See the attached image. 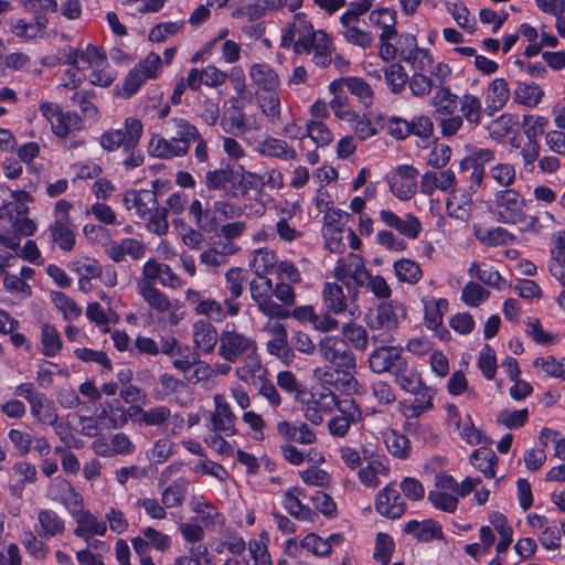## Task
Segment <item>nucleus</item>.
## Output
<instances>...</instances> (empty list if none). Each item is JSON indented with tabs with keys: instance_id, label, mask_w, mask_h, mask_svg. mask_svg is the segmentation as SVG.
<instances>
[{
	"instance_id": "nucleus-1",
	"label": "nucleus",
	"mask_w": 565,
	"mask_h": 565,
	"mask_svg": "<svg viewBox=\"0 0 565 565\" xmlns=\"http://www.w3.org/2000/svg\"><path fill=\"white\" fill-rule=\"evenodd\" d=\"M253 179V172L246 171L243 166L235 168L227 163L209 170L204 183L210 191H222L230 199H239L246 196L255 185Z\"/></svg>"
},
{
	"instance_id": "nucleus-2",
	"label": "nucleus",
	"mask_w": 565,
	"mask_h": 565,
	"mask_svg": "<svg viewBox=\"0 0 565 565\" xmlns=\"http://www.w3.org/2000/svg\"><path fill=\"white\" fill-rule=\"evenodd\" d=\"M525 206V199L513 189L500 190L494 194V214L498 222L522 225V231L537 233L539 217L527 216L524 211Z\"/></svg>"
},
{
	"instance_id": "nucleus-3",
	"label": "nucleus",
	"mask_w": 565,
	"mask_h": 565,
	"mask_svg": "<svg viewBox=\"0 0 565 565\" xmlns=\"http://www.w3.org/2000/svg\"><path fill=\"white\" fill-rule=\"evenodd\" d=\"M142 135V122L137 118H127L124 129H110L100 136V146L107 151L117 150L119 147L124 151L136 149Z\"/></svg>"
},
{
	"instance_id": "nucleus-4",
	"label": "nucleus",
	"mask_w": 565,
	"mask_h": 565,
	"mask_svg": "<svg viewBox=\"0 0 565 565\" xmlns=\"http://www.w3.org/2000/svg\"><path fill=\"white\" fill-rule=\"evenodd\" d=\"M321 356L338 370L349 371L356 365V359L349 343L339 337L327 335L318 343Z\"/></svg>"
},
{
	"instance_id": "nucleus-5",
	"label": "nucleus",
	"mask_w": 565,
	"mask_h": 565,
	"mask_svg": "<svg viewBox=\"0 0 565 565\" xmlns=\"http://www.w3.org/2000/svg\"><path fill=\"white\" fill-rule=\"evenodd\" d=\"M255 351V341L236 330H224L220 334L218 355L227 362L235 363L239 358L248 356Z\"/></svg>"
},
{
	"instance_id": "nucleus-6",
	"label": "nucleus",
	"mask_w": 565,
	"mask_h": 565,
	"mask_svg": "<svg viewBox=\"0 0 565 565\" xmlns=\"http://www.w3.org/2000/svg\"><path fill=\"white\" fill-rule=\"evenodd\" d=\"M406 317L405 307L397 301L382 302L367 316V327L371 330L390 332L396 329L402 319Z\"/></svg>"
},
{
	"instance_id": "nucleus-7",
	"label": "nucleus",
	"mask_w": 565,
	"mask_h": 565,
	"mask_svg": "<svg viewBox=\"0 0 565 565\" xmlns=\"http://www.w3.org/2000/svg\"><path fill=\"white\" fill-rule=\"evenodd\" d=\"M131 545L139 557H145L152 550L168 552L171 548V537L152 526H147L140 531V535L131 539Z\"/></svg>"
},
{
	"instance_id": "nucleus-8",
	"label": "nucleus",
	"mask_w": 565,
	"mask_h": 565,
	"mask_svg": "<svg viewBox=\"0 0 565 565\" xmlns=\"http://www.w3.org/2000/svg\"><path fill=\"white\" fill-rule=\"evenodd\" d=\"M418 170L411 164L397 166L388 180L390 189L399 200H409L417 190Z\"/></svg>"
},
{
	"instance_id": "nucleus-9",
	"label": "nucleus",
	"mask_w": 565,
	"mask_h": 565,
	"mask_svg": "<svg viewBox=\"0 0 565 565\" xmlns=\"http://www.w3.org/2000/svg\"><path fill=\"white\" fill-rule=\"evenodd\" d=\"M407 504L401 497L394 482L382 489L375 500V510L388 519H399L406 512Z\"/></svg>"
},
{
	"instance_id": "nucleus-10",
	"label": "nucleus",
	"mask_w": 565,
	"mask_h": 565,
	"mask_svg": "<svg viewBox=\"0 0 565 565\" xmlns=\"http://www.w3.org/2000/svg\"><path fill=\"white\" fill-rule=\"evenodd\" d=\"M406 359L402 355V348L394 345H381L376 348L369 358V365L376 374L391 373Z\"/></svg>"
},
{
	"instance_id": "nucleus-11",
	"label": "nucleus",
	"mask_w": 565,
	"mask_h": 565,
	"mask_svg": "<svg viewBox=\"0 0 565 565\" xmlns=\"http://www.w3.org/2000/svg\"><path fill=\"white\" fill-rule=\"evenodd\" d=\"M334 277L347 288L349 300L355 302L360 289L367 285L371 274L365 265L354 268H344V265H337L334 268Z\"/></svg>"
},
{
	"instance_id": "nucleus-12",
	"label": "nucleus",
	"mask_w": 565,
	"mask_h": 565,
	"mask_svg": "<svg viewBox=\"0 0 565 565\" xmlns=\"http://www.w3.org/2000/svg\"><path fill=\"white\" fill-rule=\"evenodd\" d=\"M215 412L211 415L212 429L214 431H223L226 436L236 434L235 420L236 416L232 412L230 405L221 394L214 396Z\"/></svg>"
},
{
	"instance_id": "nucleus-13",
	"label": "nucleus",
	"mask_w": 565,
	"mask_h": 565,
	"mask_svg": "<svg viewBox=\"0 0 565 565\" xmlns=\"http://www.w3.org/2000/svg\"><path fill=\"white\" fill-rule=\"evenodd\" d=\"M193 341L195 349L203 354L213 352L220 335L216 328L206 320H199L193 324Z\"/></svg>"
},
{
	"instance_id": "nucleus-14",
	"label": "nucleus",
	"mask_w": 565,
	"mask_h": 565,
	"mask_svg": "<svg viewBox=\"0 0 565 565\" xmlns=\"http://www.w3.org/2000/svg\"><path fill=\"white\" fill-rule=\"evenodd\" d=\"M404 531L422 542H430L435 539L440 541L446 540L441 525L433 519H427L423 522L411 520L405 524Z\"/></svg>"
},
{
	"instance_id": "nucleus-15",
	"label": "nucleus",
	"mask_w": 565,
	"mask_h": 565,
	"mask_svg": "<svg viewBox=\"0 0 565 565\" xmlns=\"http://www.w3.org/2000/svg\"><path fill=\"white\" fill-rule=\"evenodd\" d=\"M166 131L173 141L185 145L186 153L189 152L191 141L200 137L198 128L184 118L174 117L168 120Z\"/></svg>"
},
{
	"instance_id": "nucleus-16",
	"label": "nucleus",
	"mask_w": 565,
	"mask_h": 565,
	"mask_svg": "<svg viewBox=\"0 0 565 565\" xmlns=\"http://www.w3.org/2000/svg\"><path fill=\"white\" fill-rule=\"evenodd\" d=\"M344 87L342 78L333 81L330 84L329 89L333 95V98L330 102V107L338 118L345 121H354L358 118V114L348 108L349 99Z\"/></svg>"
},
{
	"instance_id": "nucleus-17",
	"label": "nucleus",
	"mask_w": 565,
	"mask_h": 565,
	"mask_svg": "<svg viewBox=\"0 0 565 565\" xmlns=\"http://www.w3.org/2000/svg\"><path fill=\"white\" fill-rule=\"evenodd\" d=\"M369 20L371 23L382 29V33L380 34L381 42H390L397 36L395 10L388 8L373 10L369 14Z\"/></svg>"
},
{
	"instance_id": "nucleus-18",
	"label": "nucleus",
	"mask_w": 565,
	"mask_h": 565,
	"mask_svg": "<svg viewBox=\"0 0 565 565\" xmlns=\"http://www.w3.org/2000/svg\"><path fill=\"white\" fill-rule=\"evenodd\" d=\"M395 383L405 392L416 394L426 386L419 373L405 360L392 374Z\"/></svg>"
},
{
	"instance_id": "nucleus-19",
	"label": "nucleus",
	"mask_w": 565,
	"mask_h": 565,
	"mask_svg": "<svg viewBox=\"0 0 565 565\" xmlns=\"http://www.w3.org/2000/svg\"><path fill=\"white\" fill-rule=\"evenodd\" d=\"M157 183L158 180L152 182V190H131L126 192V201H128L129 198L132 200V206L137 210V214L141 218H146L158 206L157 192L154 190Z\"/></svg>"
},
{
	"instance_id": "nucleus-20",
	"label": "nucleus",
	"mask_w": 565,
	"mask_h": 565,
	"mask_svg": "<svg viewBox=\"0 0 565 565\" xmlns=\"http://www.w3.org/2000/svg\"><path fill=\"white\" fill-rule=\"evenodd\" d=\"M510 97L509 84L504 78H494L488 87L486 97V110L489 115H493L504 107Z\"/></svg>"
},
{
	"instance_id": "nucleus-21",
	"label": "nucleus",
	"mask_w": 565,
	"mask_h": 565,
	"mask_svg": "<svg viewBox=\"0 0 565 565\" xmlns=\"http://www.w3.org/2000/svg\"><path fill=\"white\" fill-rule=\"evenodd\" d=\"M10 222L14 234L13 235H2V245L7 246L11 249H17L20 245L21 236H31L34 234L36 230V224L33 220L29 218L26 215L8 218Z\"/></svg>"
},
{
	"instance_id": "nucleus-22",
	"label": "nucleus",
	"mask_w": 565,
	"mask_h": 565,
	"mask_svg": "<svg viewBox=\"0 0 565 565\" xmlns=\"http://www.w3.org/2000/svg\"><path fill=\"white\" fill-rule=\"evenodd\" d=\"M344 285L338 282H326L323 287V303L328 312L334 315L342 313L347 310L348 295L343 291Z\"/></svg>"
},
{
	"instance_id": "nucleus-23",
	"label": "nucleus",
	"mask_w": 565,
	"mask_h": 565,
	"mask_svg": "<svg viewBox=\"0 0 565 565\" xmlns=\"http://www.w3.org/2000/svg\"><path fill=\"white\" fill-rule=\"evenodd\" d=\"M149 151L153 157L172 159L185 156L186 147L184 143H177L172 138L167 140L161 136H153L149 145Z\"/></svg>"
},
{
	"instance_id": "nucleus-24",
	"label": "nucleus",
	"mask_w": 565,
	"mask_h": 565,
	"mask_svg": "<svg viewBox=\"0 0 565 565\" xmlns=\"http://www.w3.org/2000/svg\"><path fill=\"white\" fill-rule=\"evenodd\" d=\"M258 152L263 156L281 160H295L297 152L285 140L267 137L258 143Z\"/></svg>"
},
{
	"instance_id": "nucleus-25",
	"label": "nucleus",
	"mask_w": 565,
	"mask_h": 565,
	"mask_svg": "<svg viewBox=\"0 0 565 565\" xmlns=\"http://www.w3.org/2000/svg\"><path fill=\"white\" fill-rule=\"evenodd\" d=\"M297 494H301V489L295 487L292 489H289L284 497V507L285 509L296 519L302 520V521H309L313 522L318 514L310 509L309 507H306L301 503V501L298 499Z\"/></svg>"
},
{
	"instance_id": "nucleus-26",
	"label": "nucleus",
	"mask_w": 565,
	"mask_h": 565,
	"mask_svg": "<svg viewBox=\"0 0 565 565\" xmlns=\"http://www.w3.org/2000/svg\"><path fill=\"white\" fill-rule=\"evenodd\" d=\"M305 13H296L295 20L298 21V38L295 41V51L299 52L301 47L305 52H311L312 46L320 40V32L315 31L312 25L305 20Z\"/></svg>"
},
{
	"instance_id": "nucleus-27",
	"label": "nucleus",
	"mask_w": 565,
	"mask_h": 565,
	"mask_svg": "<svg viewBox=\"0 0 565 565\" xmlns=\"http://www.w3.org/2000/svg\"><path fill=\"white\" fill-rule=\"evenodd\" d=\"M254 84L266 92H275L280 81L277 73L267 64H254L249 70Z\"/></svg>"
},
{
	"instance_id": "nucleus-28",
	"label": "nucleus",
	"mask_w": 565,
	"mask_h": 565,
	"mask_svg": "<svg viewBox=\"0 0 565 565\" xmlns=\"http://www.w3.org/2000/svg\"><path fill=\"white\" fill-rule=\"evenodd\" d=\"M38 521L41 526V530L39 531L40 537H53L62 534L65 530L64 521L53 510H40Z\"/></svg>"
},
{
	"instance_id": "nucleus-29",
	"label": "nucleus",
	"mask_w": 565,
	"mask_h": 565,
	"mask_svg": "<svg viewBox=\"0 0 565 565\" xmlns=\"http://www.w3.org/2000/svg\"><path fill=\"white\" fill-rule=\"evenodd\" d=\"M190 214L194 217L196 226L205 232H216L218 228V222L216 220L215 210L203 209L202 203L199 200L192 201L189 207Z\"/></svg>"
},
{
	"instance_id": "nucleus-30",
	"label": "nucleus",
	"mask_w": 565,
	"mask_h": 565,
	"mask_svg": "<svg viewBox=\"0 0 565 565\" xmlns=\"http://www.w3.org/2000/svg\"><path fill=\"white\" fill-rule=\"evenodd\" d=\"M63 56L65 57L64 64L72 65L77 70H81L78 66L79 60L87 63L88 65L97 60H99L102 63L106 60V55L102 54L97 47L92 44L87 45L85 50L68 47V50L63 51Z\"/></svg>"
},
{
	"instance_id": "nucleus-31",
	"label": "nucleus",
	"mask_w": 565,
	"mask_h": 565,
	"mask_svg": "<svg viewBox=\"0 0 565 565\" xmlns=\"http://www.w3.org/2000/svg\"><path fill=\"white\" fill-rule=\"evenodd\" d=\"M139 292L148 305L158 312H166L171 308V301L150 281H139Z\"/></svg>"
},
{
	"instance_id": "nucleus-32",
	"label": "nucleus",
	"mask_w": 565,
	"mask_h": 565,
	"mask_svg": "<svg viewBox=\"0 0 565 565\" xmlns=\"http://www.w3.org/2000/svg\"><path fill=\"white\" fill-rule=\"evenodd\" d=\"M51 237L54 243L64 252H71L75 245V235L68 227V216L56 220L50 226Z\"/></svg>"
},
{
	"instance_id": "nucleus-33",
	"label": "nucleus",
	"mask_w": 565,
	"mask_h": 565,
	"mask_svg": "<svg viewBox=\"0 0 565 565\" xmlns=\"http://www.w3.org/2000/svg\"><path fill=\"white\" fill-rule=\"evenodd\" d=\"M497 461V455L488 447H480L470 456L471 465L489 479L495 477L494 466Z\"/></svg>"
},
{
	"instance_id": "nucleus-34",
	"label": "nucleus",
	"mask_w": 565,
	"mask_h": 565,
	"mask_svg": "<svg viewBox=\"0 0 565 565\" xmlns=\"http://www.w3.org/2000/svg\"><path fill=\"white\" fill-rule=\"evenodd\" d=\"M51 128L57 138L65 139L71 132L83 128V120L74 111H62L51 125Z\"/></svg>"
},
{
	"instance_id": "nucleus-35",
	"label": "nucleus",
	"mask_w": 565,
	"mask_h": 565,
	"mask_svg": "<svg viewBox=\"0 0 565 565\" xmlns=\"http://www.w3.org/2000/svg\"><path fill=\"white\" fill-rule=\"evenodd\" d=\"M189 482L179 478L167 487L161 493V502L167 509L181 507L188 492Z\"/></svg>"
},
{
	"instance_id": "nucleus-36",
	"label": "nucleus",
	"mask_w": 565,
	"mask_h": 565,
	"mask_svg": "<svg viewBox=\"0 0 565 565\" xmlns=\"http://www.w3.org/2000/svg\"><path fill=\"white\" fill-rule=\"evenodd\" d=\"M414 395V401L411 404L404 405V416L407 419L418 418L424 413L430 411L434 406L433 393L428 386H425L423 391L419 390V392Z\"/></svg>"
},
{
	"instance_id": "nucleus-37",
	"label": "nucleus",
	"mask_w": 565,
	"mask_h": 565,
	"mask_svg": "<svg viewBox=\"0 0 565 565\" xmlns=\"http://www.w3.org/2000/svg\"><path fill=\"white\" fill-rule=\"evenodd\" d=\"M12 201L7 202L2 205V220L14 218L26 215L29 213V206L26 203L31 200V195L26 191H10Z\"/></svg>"
},
{
	"instance_id": "nucleus-38",
	"label": "nucleus",
	"mask_w": 565,
	"mask_h": 565,
	"mask_svg": "<svg viewBox=\"0 0 565 565\" xmlns=\"http://www.w3.org/2000/svg\"><path fill=\"white\" fill-rule=\"evenodd\" d=\"M475 234L476 237L487 246L509 245L515 241L514 234L500 226L490 230L478 228Z\"/></svg>"
},
{
	"instance_id": "nucleus-39",
	"label": "nucleus",
	"mask_w": 565,
	"mask_h": 565,
	"mask_svg": "<svg viewBox=\"0 0 565 565\" xmlns=\"http://www.w3.org/2000/svg\"><path fill=\"white\" fill-rule=\"evenodd\" d=\"M31 414L39 422L45 425H55L58 420V414L52 403L41 394L39 398L31 401Z\"/></svg>"
},
{
	"instance_id": "nucleus-40",
	"label": "nucleus",
	"mask_w": 565,
	"mask_h": 565,
	"mask_svg": "<svg viewBox=\"0 0 565 565\" xmlns=\"http://www.w3.org/2000/svg\"><path fill=\"white\" fill-rule=\"evenodd\" d=\"M385 444L391 455L398 459H405L411 454V441L404 434L392 430L385 437Z\"/></svg>"
},
{
	"instance_id": "nucleus-41",
	"label": "nucleus",
	"mask_w": 565,
	"mask_h": 565,
	"mask_svg": "<svg viewBox=\"0 0 565 565\" xmlns=\"http://www.w3.org/2000/svg\"><path fill=\"white\" fill-rule=\"evenodd\" d=\"M458 96L449 89V87H439L431 99V104L436 107L439 115L450 116L457 107Z\"/></svg>"
},
{
	"instance_id": "nucleus-42",
	"label": "nucleus",
	"mask_w": 565,
	"mask_h": 565,
	"mask_svg": "<svg viewBox=\"0 0 565 565\" xmlns=\"http://www.w3.org/2000/svg\"><path fill=\"white\" fill-rule=\"evenodd\" d=\"M42 353L45 356H54L62 349V339L55 327L45 323L41 333Z\"/></svg>"
},
{
	"instance_id": "nucleus-43",
	"label": "nucleus",
	"mask_w": 565,
	"mask_h": 565,
	"mask_svg": "<svg viewBox=\"0 0 565 565\" xmlns=\"http://www.w3.org/2000/svg\"><path fill=\"white\" fill-rule=\"evenodd\" d=\"M342 82L347 89L356 96L364 106L372 104V88L361 77H342Z\"/></svg>"
},
{
	"instance_id": "nucleus-44",
	"label": "nucleus",
	"mask_w": 565,
	"mask_h": 565,
	"mask_svg": "<svg viewBox=\"0 0 565 565\" xmlns=\"http://www.w3.org/2000/svg\"><path fill=\"white\" fill-rule=\"evenodd\" d=\"M518 120L512 114H503L495 120H492L488 126L489 135L494 140H501L512 132Z\"/></svg>"
},
{
	"instance_id": "nucleus-45",
	"label": "nucleus",
	"mask_w": 565,
	"mask_h": 565,
	"mask_svg": "<svg viewBox=\"0 0 565 565\" xmlns=\"http://www.w3.org/2000/svg\"><path fill=\"white\" fill-rule=\"evenodd\" d=\"M385 81L393 94H399L404 90L408 81V75L401 64H392L385 72Z\"/></svg>"
},
{
	"instance_id": "nucleus-46",
	"label": "nucleus",
	"mask_w": 565,
	"mask_h": 565,
	"mask_svg": "<svg viewBox=\"0 0 565 565\" xmlns=\"http://www.w3.org/2000/svg\"><path fill=\"white\" fill-rule=\"evenodd\" d=\"M342 334L347 342H350L358 350H365L369 338L364 327L354 322L345 323L342 327Z\"/></svg>"
},
{
	"instance_id": "nucleus-47",
	"label": "nucleus",
	"mask_w": 565,
	"mask_h": 565,
	"mask_svg": "<svg viewBox=\"0 0 565 565\" xmlns=\"http://www.w3.org/2000/svg\"><path fill=\"white\" fill-rule=\"evenodd\" d=\"M514 95L519 103L533 107L540 103L543 96V90L537 84L520 83Z\"/></svg>"
},
{
	"instance_id": "nucleus-48",
	"label": "nucleus",
	"mask_w": 565,
	"mask_h": 565,
	"mask_svg": "<svg viewBox=\"0 0 565 565\" xmlns=\"http://www.w3.org/2000/svg\"><path fill=\"white\" fill-rule=\"evenodd\" d=\"M394 270L401 281L417 282L422 277V270L417 263L411 259H399L394 264Z\"/></svg>"
},
{
	"instance_id": "nucleus-49",
	"label": "nucleus",
	"mask_w": 565,
	"mask_h": 565,
	"mask_svg": "<svg viewBox=\"0 0 565 565\" xmlns=\"http://www.w3.org/2000/svg\"><path fill=\"white\" fill-rule=\"evenodd\" d=\"M99 418L108 419L111 428H121L126 425V417L124 406L118 399L107 403L99 414Z\"/></svg>"
},
{
	"instance_id": "nucleus-50",
	"label": "nucleus",
	"mask_w": 565,
	"mask_h": 565,
	"mask_svg": "<svg viewBox=\"0 0 565 565\" xmlns=\"http://www.w3.org/2000/svg\"><path fill=\"white\" fill-rule=\"evenodd\" d=\"M246 280L247 273L243 268L232 267L225 273L226 288L233 298L242 296Z\"/></svg>"
},
{
	"instance_id": "nucleus-51",
	"label": "nucleus",
	"mask_w": 565,
	"mask_h": 565,
	"mask_svg": "<svg viewBox=\"0 0 565 565\" xmlns=\"http://www.w3.org/2000/svg\"><path fill=\"white\" fill-rule=\"evenodd\" d=\"M394 541L386 533H377L375 541L374 558L382 565H388L394 551Z\"/></svg>"
},
{
	"instance_id": "nucleus-52",
	"label": "nucleus",
	"mask_w": 565,
	"mask_h": 565,
	"mask_svg": "<svg viewBox=\"0 0 565 565\" xmlns=\"http://www.w3.org/2000/svg\"><path fill=\"white\" fill-rule=\"evenodd\" d=\"M448 302L446 299L434 300L433 302L425 306V320L427 327L430 329H437L443 323L444 310H447Z\"/></svg>"
},
{
	"instance_id": "nucleus-53",
	"label": "nucleus",
	"mask_w": 565,
	"mask_h": 565,
	"mask_svg": "<svg viewBox=\"0 0 565 565\" xmlns=\"http://www.w3.org/2000/svg\"><path fill=\"white\" fill-rule=\"evenodd\" d=\"M409 126L412 135L420 138L423 142L422 147H427L428 140L433 136L434 131V124L431 119L427 116H418L409 121ZM418 146H420V143H418Z\"/></svg>"
},
{
	"instance_id": "nucleus-54",
	"label": "nucleus",
	"mask_w": 565,
	"mask_h": 565,
	"mask_svg": "<svg viewBox=\"0 0 565 565\" xmlns=\"http://www.w3.org/2000/svg\"><path fill=\"white\" fill-rule=\"evenodd\" d=\"M462 116L470 122V124H479L481 119V103L478 97L466 94L461 98V108H460Z\"/></svg>"
},
{
	"instance_id": "nucleus-55",
	"label": "nucleus",
	"mask_w": 565,
	"mask_h": 565,
	"mask_svg": "<svg viewBox=\"0 0 565 565\" xmlns=\"http://www.w3.org/2000/svg\"><path fill=\"white\" fill-rule=\"evenodd\" d=\"M307 137H309L318 147L327 146L333 139L329 128L322 121L315 120L307 124Z\"/></svg>"
},
{
	"instance_id": "nucleus-56",
	"label": "nucleus",
	"mask_w": 565,
	"mask_h": 565,
	"mask_svg": "<svg viewBox=\"0 0 565 565\" xmlns=\"http://www.w3.org/2000/svg\"><path fill=\"white\" fill-rule=\"evenodd\" d=\"M51 297L56 307L63 311L65 319H74L81 316V307H78L76 302L64 292L53 291Z\"/></svg>"
},
{
	"instance_id": "nucleus-57",
	"label": "nucleus",
	"mask_w": 565,
	"mask_h": 565,
	"mask_svg": "<svg viewBox=\"0 0 565 565\" xmlns=\"http://www.w3.org/2000/svg\"><path fill=\"white\" fill-rule=\"evenodd\" d=\"M371 8V0L352 1L349 3V9L340 17V23L343 26H349L351 23L356 22L361 15L369 12Z\"/></svg>"
},
{
	"instance_id": "nucleus-58",
	"label": "nucleus",
	"mask_w": 565,
	"mask_h": 565,
	"mask_svg": "<svg viewBox=\"0 0 565 565\" xmlns=\"http://www.w3.org/2000/svg\"><path fill=\"white\" fill-rule=\"evenodd\" d=\"M300 545L302 548L320 557L329 556L332 552V547L328 545V542L316 533L307 534L300 542Z\"/></svg>"
},
{
	"instance_id": "nucleus-59",
	"label": "nucleus",
	"mask_w": 565,
	"mask_h": 565,
	"mask_svg": "<svg viewBox=\"0 0 565 565\" xmlns=\"http://www.w3.org/2000/svg\"><path fill=\"white\" fill-rule=\"evenodd\" d=\"M276 264V255L267 248H259L255 252L252 266L256 275L265 274L273 269Z\"/></svg>"
},
{
	"instance_id": "nucleus-60",
	"label": "nucleus",
	"mask_w": 565,
	"mask_h": 565,
	"mask_svg": "<svg viewBox=\"0 0 565 565\" xmlns=\"http://www.w3.org/2000/svg\"><path fill=\"white\" fill-rule=\"evenodd\" d=\"M259 106L263 114L268 118L271 124H277L280 119V100L275 92H269L268 95L259 99Z\"/></svg>"
},
{
	"instance_id": "nucleus-61",
	"label": "nucleus",
	"mask_w": 565,
	"mask_h": 565,
	"mask_svg": "<svg viewBox=\"0 0 565 565\" xmlns=\"http://www.w3.org/2000/svg\"><path fill=\"white\" fill-rule=\"evenodd\" d=\"M343 32L345 41L350 44L356 45L363 50L370 49L373 44L374 38L372 33L363 31L356 26H345Z\"/></svg>"
},
{
	"instance_id": "nucleus-62",
	"label": "nucleus",
	"mask_w": 565,
	"mask_h": 565,
	"mask_svg": "<svg viewBox=\"0 0 565 565\" xmlns=\"http://www.w3.org/2000/svg\"><path fill=\"white\" fill-rule=\"evenodd\" d=\"M478 365L486 379H494L497 371V359L493 349L489 344H486L482 348L478 360Z\"/></svg>"
},
{
	"instance_id": "nucleus-63",
	"label": "nucleus",
	"mask_w": 565,
	"mask_h": 565,
	"mask_svg": "<svg viewBox=\"0 0 565 565\" xmlns=\"http://www.w3.org/2000/svg\"><path fill=\"white\" fill-rule=\"evenodd\" d=\"M489 297V291L481 287L479 284L468 282L461 294V299L465 303L471 307H477Z\"/></svg>"
},
{
	"instance_id": "nucleus-64",
	"label": "nucleus",
	"mask_w": 565,
	"mask_h": 565,
	"mask_svg": "<svg viewBox=\"0 0 565 565\" xmlns=\"http://www.w3.org/2000/svg\"><path fill=\"white\" fill-rule=\"evenodd\" d=\"M407 84L413 96L420 98L429 95L433 88L431 77L419 72L408 77Z\"/></svg>"
}]
</instances>
